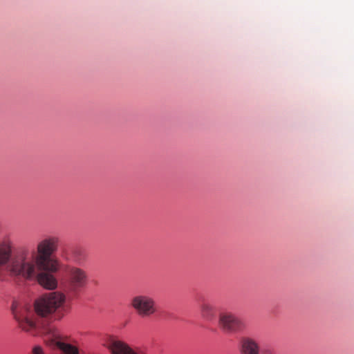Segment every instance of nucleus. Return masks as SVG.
I'll return each mask as SVG.
<instances>
[{"mask_svg":"<svg viewBox=\"0 0 354 354\" xmlns=\"http://www.w3.org/2000/svg\"><path fill=\"white\" fill-rule=\"evenodd\" d=\"M14 251V250H12ZM6 266V270L11 276L31 279L36 274V259L28 249L22 248L15 254L12 252Z\"/></svg>","mask_w":354,"mask_h":354,"instance_id":"nucleus-1","label":"nucleus"},{"mask_svg":"<svg viewBox=\"0 0 354 354\" xmlns=\"http://www.w3.org/2000/svg\"><path fill=\"white\" fill-rule=\"evenodd\" d=\"M59 238L48 236L40 240L36 247V264L38 270L55 272L59 269V262L53 257L59 247Z\"/></svg>","mask_w":354,"mask_h":354,"instance_id":"nucleus-2","label":"nucleus"},{"mask_svg":"<svg viewBox=\"0 0 354 354\" xmlns=\"http://www.w3.org/2000/svg\"><path fill=\"white\" fill-rule=\"evenodd\" d=\"M66 301V295L62 291L46 293L37 299L34 304V310L37 315L47 317L56 313Z\"/></svg>","mask_w":354,"mask_h":354,"instance_id":"nucleus-3","label":"nucleus"},{"mask_svg":"<svg viewBox=\"0 0 354 354\" xmlns=\"http://www.w3.org/2000/svg\"><path fill=\"white\" fill-rule=\"evenodd\" d=\"M11 311L19 328L23 331L32 333L37 328L34 313L30 306L15 301L12 304Z\"/></svg>","mask_w":354,"mask_h":354,"instance_id":"nucleus-4","label":"nucleus"},{"mask_svg":"<svg viewBox=\"0 0 354 354\" xmlns=\"http://www.w3.org/2000/svg\"><path fill=\"white\" fill-rule=\"evenodd\" d=\"M131 307L141 317H149L157 312L156 302L153 297L145 294L136 295L130 301Z\"/></svg>","mask_w":354,"mask_h":354,"instance_id":"nucleus-5","label":"nucleus"},{"mask_svg":"<svg viewBox=\"0 0 354 354\" xmlns=\"http://www.w3.org/2000/svg\"><path fill=\"white\" fill-rule=\"evenodd\" d=\"M67 277L73 290L84 288L88 281L86 272L77 266H69L67 268Z\"/></svg>","mask_w":354,"mask_h":354,"instance_id":"nucleus-6","label":"nucleus"},{"mask_svg":"<svg viewBox=\"0 0 354 354\" xmlns=\"http://www.w3.org/2000/svg\"><path fill=\"white\" fill-rule=\"evenodd\" d=\"M111 354H142V351L120 339H112L108 346Z\"/></svg>","mask_w":354,"mask_h":354,"instance_id":"nucleus-7","label":"nucleus"},{"mask_svg":"<svg viewBox=\"0 0 354 354\" xmlns=\"http://www.w3.org/2000/svg\"><path fill=\"white\" fill-rule=\"evenodd\" d=\"M239 351L240 354H261V346L256 338L245 336L239 342Z\"/></svg>","mask_w":354,"mask_h":354,"instance_id":"nucleus-8","label":"nucleus"},{"mask_svg":"<svg viewBox=\"0 0 354 354\" xmlns=\"http://www.w3.org/2000/svg\"><path fill=\"white\" fill-rule=\"evenodd\" d=\"M240 324V320L231 313H222L219 315V327L225 333H234Z\"/></svg>","mask_w":354,"mask_h":354,"instance_id":"nucleus-9","label":"nucleus"},{"mask_svg":"<svg viewBox=\"0 0 354 354\" xmlns=\"http://www.w3.org/2000/svg\"><path fill=\"white\" fill-rule=\"evenodd\" d=\"M14 248L13 240L9 235H0V268L8 262Z\"/></svg>","mask_w":354,"mask_h":354,"instance_id":"nucleus-10","label":"nucleus"},{"mask_svg":"<svg viewBox=\"0 0 354 354\" xmlns=\"http://www.w3.org/2000/svg\"><path fill=\"white\" fill-rule=\"evenodd\" d=\"M37 275L38 283L47 290H55L58 286V281L56 277L52 274L49 273L50 271L41 270Z\"/></svg>","mask_w":354,"mask_h":354,"instance_id":"nucleus-11","label":"nucleus"},{"mask_svg":"<svg viewBox=\"0 0 354 354\" xmlns=\"http://www.w3.org/2000/svg\"><path fill=\"white\" fill-rule=\"evenodd\" d=\"M56 346L62 354H80V348L76 341L68 342L65 341H57Z\"/></svg>","mask_w":354,"mask_h":354,"instance_id":"nucleus-12","label":"nucleus"},{"mask_svg":"<svg viewBox=\"0 0 354 354\" xmlns=\"http://www.w3.org/2000/svg\"><path fill=\"white\" fill-rule=\"evenodd\" d=\"M41 333L47 339L49 345H55L57 341H62V336L58 329L53 326H48L42 328Z\"/></svg>","mask_w":354,"mask_h":354,"instance_id":"nucleus-13","label":"nucleus"},{"mask_svg":"<svg viewBox=\"0 0 354 354\" xmlns=\"http://www.w3.org/2000/svg\"><path fill=\"white\" fill-rule=\"evenodd\" d=\"M201 313L203 318L211 320L214 317V306L209 303H203L201 306Z\"/></svg>","mask_w":354,"mask_h":354,"instance_id":"nucleus-14","label":"nucleus"},{"mask_svg":"<svg viewBox=\"0 0 354 354\" xmlns=\"http://www.w3.org/2000/svg\"><path fill=\"white\" fill-rule=\"evenodd\" d=\"M32 354H46L44 348L39 345L35 346L32 348Z\"/></svg>","mask_w":354,"mask_h":354,"instance_id":"nucleus-15","label":"nucleus"},{"mask_svg":"<svg viewBox=\"0 0 354 354\" xmlns=\"http://www.w3.org/2000/svg\"><path fill=\"white\" fill-rule=\"evenodd\" d=\"M266 354H274V353H271V352H268V353H266Z\"/></svg>","mask_w":354,"mask_h":354,"instance_id":"nucleus-16","label":"nucleus"}]
</instances>
